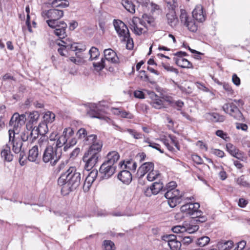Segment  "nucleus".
<instances>
[{
    "label": "nucleus",
    "mask_w": 250,
    "mask_h": 250,
    "mask_svg": "<svg viewBox=\"0 0 250 250\" xmlns=\"http://www.w3.org/2000/svg\"><path fill=\"white\" fill-rule=\"evenodd\" d=\"M215 134L217 136L220 137L224 140H227V139H229L228 134L224 132L223 130H218L216 131Z\"/></svg>",
    "instance_id": "60"
},
{
    "label": "nucleus",
    "mask_w": 250,
    "mask_h": 250,
    "mask_svg": "<svg viewBox=\"0 0 250 250\" xmlns=\"http://www.w3.org/2000/svg\"><path fill=\"white\" fill-rule=\"evenodd\" d=\"M210 241V238L208 236H203L197 239L196 243L199 247H204L208 245Z\"/></svg>",
    "instance_id": "42"
},
{
    "label": "nucleus",
    "mask_w": 250,
    "mask_h": 250,
    "mask_svg": "<svg viewBox=\"0 0 250 250\" xmlns=\"http://www.w3.org/2000/svg\"><path fill=\"white\" fill-rule=\"evenodd\" d=\"M9 141L7 144L8 146L12 147L13 151L16 153H19V163L21 166L24 165V161L26 159L25 152L23 148H22V142L20 137H16V133L13 131H8Z\"/></svg>",
    "instance_id": "3"
},
{
    "label": "nucleus",
    "mask_w": 250,
    "mask_h": 250,
    "mask_svg": "<svg viewBox=\"0 0 250 250\" xmlns=\"http://www.w3.org/2000/svg\"><path fill=\"white\" fill-rule=\"evenodd\" d=\"M122 4L124 8L130 13L133 14L135 12V6L131 1L128 0H122Z\"/></svg>",
    "instance_id": "32"
},
{
    "label": "nucleus",
    "mask_w": 250,
    "mask_h": 250,
    "mask_svg": "<svg viewBox=\"0 0 250 250\" xmlns=\"http://www.w3.org/2000/svg\"><path fill=\"white\" fill-rule=\"evenodd\" d=\"M162 66L167 71L174 72L176 74L178 73V71L177 69L173 68L172 66H170L169 64L162 63Z\"/></svg>",
    "instance_id": "58"
},
{
    "label": "nucleus",
    "mask_w": 250,
    "mask_h": 250,
    "mask_svg": "<svg viewBox=\"0 0 250 250\" xmlns=\"http://www.w3.org/2000/svg\"><path fill=\"white\" fill-rule=\"evenodd\" d=\"M122 42H126V47L127 49L131 50L133 48L134 43L133 39L130 37V33H129L128 37L125 38V39H121Z\"/></svg>",
    "instance_id": "49"
},
{
    "label": "nucleus",
    "mask_w": 250,
    "mask_h": 250,
    "mask_svg": "<svg viewBox=\"0 0 250 250\" xmlns=\"http://www.w3.org/2000/svg\"><path fill=\"white\" fill-rule=\"evenodd\" d=\"M180 238V235L173 234L165 235L162 237V239L167 243L171 250H182Z\"/></svg>",
    "instance_id": "11"
},
{
    "label": "nucleus",
    "mask_w": 250,
    "mask_h": 250,
    "mask_svg": "<svg viewBox=\"0 0 250 250\" xmlns=\"http://www.w3.org/2000/svg\"><path fill=\"white\" fill-rule=\"evenodd\" d=\"M118 178L123 183L128 185L132 181V174L128 170H122L118 175Z\"/></svg>",
    "instance_id": "23"
},
{
    "label": "nucleus",
    "mask_w": 250,
    "mask_h": 250,
    "mask_svg": "<svg viewBox=\"0 0 250 250\" xmlns=\"http://www.w3.org/2000/svg\"><path fill=\"white\" fill-rule=\"evenodd\" d=\"M103 246L105 250H114L115 249L114 244L110 240H104Z\"/></svg>",
    "instance_id": "53"
},
{
    "label": "nucleus",
    "mask_w": 250,
    "mask_h": 250,
    "mask_svg": "<svg viewBox=\"0 0 250 250\" xmlns=\"http://www.w3.org/2000/svg\"><path fill=\"white\" fill-rule=\"evenodd\" d=\"M74 134V131L73 129L71 127H68L65 128L63 130L61 136L66 139V142L67 143L73 136Z\"/></svg>",
    "instance_id": "36"
},
{
    "label": "nucleus",
    "mask_w": 250,
    "mask_h": 250,
    "mask_svg": "<svg viewBox=\"0 0 250 250\" xmlns=\"http://www.w3.org/2000/svg\"><path fill=\"white\" fill-rule=\"evenodd\" d=\"M100 145L98 147L95 146L89 147L88 150L84 153L83 156V161L85 163L84 168L87 171L91 169L97 163L100 157Z\"/></svg>",
    "instance_id": "5"
},
{
    "label": "nucleus",
    "mask_w": 250,
    "mask_h": 250,
    "mask_svg": "<svg viewBox=\"0 0 250 250\" xmlns=\"http://www.w3.org/2000/svg\"><path fill=\"white\" fill-rule=\"evenodd\" d=\"M233 246L232 241H228L225 242H220L217 244V248L219 250H229Z\"/></svg>",
    "instance_id": "34"
},
{
    "label": "nucleus",
    "mask_w": 250,
    "mask_h": 250,
    "mask_svg": "<svg viewBox=\"0 0 250 250\" xmlns=\"http://www.w3.org/2000/svg\"><path fill=\"white\" fill-rule=\"evenodd\" d=\"M51 4L52 7L64 8L68 6L69 3L67 0H54Z\"/></svg>",
    "instance_id": "35"
},
{
    "label": "nucleus",
    "mask_w": 250,
    "mask_h": 250,
    "mask_svg": "<svg viewBox=\"0 0 250 250\" xmlns=\"http://www.w3.org/2000/svg\"><path fill=\"white\" fill-rule=\"evenodd\" d=\"M163 188V186L162 183L155 182L150 187V189L153 194L156 195Z\"/></svg>",
    "instance_id": "39"
},
{
    "label": "nucleus",
    "mask_w": 250,
    "mask_h": 250,
    "mask_svg": "<svg viewBox=\"0 0 250 250\" xmlns=\"http://www.w3.org/2000/svg\"><path fill=\"white\" fill-rule=\"evenodd\" d=\"M200 204L198 203H189L181 206L180 210L186 215L190 216L193 221L196 223H204L207 220V217L199 210Z\"/></svg>",
    "instance_id": "2"
},
{
    "label": "nucleus",
    "mask_w": 250,
    "mask_h": 250,
    "mask_svg": "<svg viewBox=\"0 0 250 250\" xmlns=\"http://www.w3.org/2000/svg\"><path fill=\"white\" fill-rule=\"evenodd\" d=\"M42 15L49 19L46 21V23L48 24L50 21H59V20L63 16V12L61 10L52 9L42 12Z\"/></svg>",
    "instance_id": "12"
},
{
    "label": "nucleus",
    "mask_w": 250,
    "mask_h": 250,
    "mask_svg": "<svg viewBox=\"0 0 250 250\" xmlns=\"http://www.w3.org/2000/svg\"><path fill=\"white\" fill-rule=\"evenodd\" d=\"M120 158V155L116 151H112L108 153L106 156V160L104 162L109 165L115 166V164L117 162Z\"/></svg>",
    "instance_id": "26"
},
{
    "label": "nucleus",
    "mask_w": 250,
    "mask_h": 250,
    "mask_svg": "<svg viewBox=\"0 0 250 250\" xmlns=\"http://www.w3.org/2000/svg\"><path fill=\"white\" fill-rule=\"evenodd\" d=\"M25 11L27 13L26 24L28 27V29L29 31L31 32L32 29H31V26L30 25V15H29L30 8H29V6H27L26 7Z\"/></svg>",
    "instance_id": "56"
},
{
    "label": "nucleus",
    "mask_w": 250,
    "mask_h": 250,
    "mask_svg": "<svg viewBox=\"0 0 250 250\" xmlns=\"http://www.w3.org/2000/svg\"><path fill=\"white\" fill-rule=\"evenodd\" d=\"M43 118L44 123H51L55 120V115L52 112L47 111L44 113Z\"/></svg>",
    "instance_id": "38"
},
{
    "label": "nucleus",
    "mask_w": 250,
    "mask_h": 250,
    "mask_svg": "<svg viewBox=\"0 0 250 250\" xmlns=\"http://www.w3.org/2000/svg\"><path fill=\"white\" fill-rule=\"evenodd\" d=\"M154 169V164L152 162H146L142 164L138 168L137 175L139 179L142 178L146 173H149Z\"/></svg>",
    "instance_id": "19"
},
{
    "label": "nucleus",
    "mask_w": 250,
    "mask_h": 250,
    "mask_svg": "<svg viewBox=\"0 0 250 250\" xmlns=\"http://www.w3.org/2000/svg\"><path fill=\"white\" fill-rule=\"evenodd\" d=\"M61 40L58 42L59 46L64 47L66 49H70L73 51H79V52H83L85 50V48H79L76 43H73L68 38H60Z\"/></svg>",
    "instance_id": "16"
},
{
    "label": "nucleus",
    "mask_w": 250,
    "mask_h": 250,
    "mask_svg": "<svg viewBox=\"0 0 250 250\" xmlns=\"http://www.w3.org/2000/svg\"><path fill=\"white\" fill-rule=\"evenodd\" d=\"M40 133V135L44 136L48 131L47 124L44 122L40 123L38 126L36 127Z\"/></svg>",
    "instance_id": "41"
},
{
    "label": "nucleus",
    "mask_w": 250,
    "mask_h": 250,
    "mask_svg": "<svg viewBox=\"0 0 250 250\" xmlns=\"http://www.w3.org/2000/svg\"><path fill=\"white\" fill-rule=\"evenodd\" d=\"M61 156L60 153L58 152L56 149H54V147L51 145H49L43 151L42 160L44 163L54 166L57 164Z\"/></svg>",
    "instance_id": "7"
},
{
    "label": "nucleus",
    "mask_w": 250,
    "mask_h": 250,
    "mask_svg": "<svg viewBox=\"0 0 250 250\" xmlns=\"http://www.w3.org/2000/svg\"><path fill=\"white\" fill-rule=\"evenodd\" d=\"M236 183L240 186L243 187H247L248 186V183L244 180L243 176H241L238 178L236 180Z\"/></svg>",
    "instance_id": "59"
},
{
    "label": "nucleus",
    "mask_w": 250,
    "mask_h": 250,
    "mask_svg": "<svg viewBox=\"0 0 250 250\" xmlns=\"http://www.w3.org/2000/svg\"><path fill=\"white\" fill-rule=\"evenodd\" d=\"M116 168V166H112L104 162L101 166L99 172L102 175L103 179H108L115 173Z\"/></svg>",
    "instance_id": "15"
},
{
    "label": "nucleus",
    "mask_w": 250,
    "mask_h": 250,
    "mask_svg": "<svg viewBox=\"0 0 250 250\" xmlns=\"http://www.w3.org/2000/svg\"><path fill=\"white\" fill-rule=\"evenodd\" d=\"M29 129L30 133V141L33 142L38 138L39 135L40 134V133L38 131L37 128H35V126H33L32 128Z\"/></svg>",
    "instance_id": "48"
},
{
    "label": "nucleus",
    "mask_w": 250,
    "mask_h": 250,
    "mask_svg": "<svg viewBox=\"0 0 250 250\" xmlns=\"http://www.w3.org/2000/svg\"><path fill=\"white\" fill-rule=\"evenodd\" d=\"M140 78L145 82H151L149 80V77L146 75V71L144 70H141L140 71Z\"/></svg>",
    "instance_id": "63"
},
{
    "label": "nucleus",
    "mask_w": 250,
    "mask_h": 250,
    "mask_svg": "<svg viewBox=\"0 0 250 250\" xmlns=\"http://www.w3.org/2000/svg\"><path fill=\"white\" fill-rule=\"evenodd\" d=\"M111 111L114 114L119 116L121 118L128 119H132L134 118V116L131 113L125 110H122L121 108H111Z\"/></svg>",
    "instance_id": "25"
},
{
    "label": "nucleus",
    "mask_w": 250,
    "mask_h": 250,
    "mask_svg": "<svg viewBox=\"0 0 250 250\" xmlns=\"http://www.w3.org/2000/svg\"><path fill=\"white\" fill-rule=\"evenodd\" d=\"M199 22H202L205 21L206 15L201 5H197L192 12V17Z\"/></svg>",
    "instance_id": "20"
},
{
    "label": "nucleus",
    "mask_w": 250,
    "mask_h": 250,
    "mask_svg": "<svg viewBox=\"0 0 250 250\" xmlns=\"http://www.w3.org/2000/svg\"><path fill=\"white\" fill-rule=\"evenodd\" d=\"M165 197L168 200V204L171 208L175 207L181 202L183 192L175 188L168 189L165 194Z\"/></svg>",
    "instance_id": "8"
},
{
    "label": "nucleus",
    "mask_w": 250,
    "mask_h": 250,
    "mask_svg": "<svg viewBox=\"0 0 250 250\" xmlns=\"http://www.w3.org/2000/svg\"><path fill=\"white\" fill-rule=\"evenodd\" d=\"M188 29L193 32H196L197 30L198 26L196 24L194 19L193 18H191L185 24V25Z\"/></svg>",
    "instance_id": "37"
},
{
    "label": "nucleus",
    "mask_w": 250,
    "mask_h": 250,
    "mask_svg": "<svg viewBox=\"0 0 250 250\" xmlns=\"http://www.w3.org/2000/svg\"><path fill=\"white\" fill-rule=\"evenodd\" d=\"M28 159L29 161L35 162L39 159L38 146H35L29 150Z\"/></svg>",
    "instance_id": "27"
},
{
    "label": "nucleus",
    "mask_w": 250,
    "mask_h": 250,
    "mask_svg": "<svg viewBox=\"0 0 250 250\" xmlns=\"http://www.w3.org/2000/svg\"><path fill=\"white\" fill-rule=\"evenodd\" d=\"M51 28L54 29V33L59 38H64L66 37V29L67 24L63 21H50L47 24Z\"/></svg>",
    "instance_id": "10"
},
{
    "label": "nucleus",
    "mask_w": 250,
    "mask_h": 250,
    "mask_svg": "<svg viewBox=\"0 0 250 250\" xmlns=\"http://www.w3.org/2000/svg\"><path fill=\"white\" fill-rule=\"evenodd\" d=\"M98 174V170L93 169L86 176L83 185V189L85 192L88 191L93 182L95 180Z\"/></svg>",
    "instance_id": "18"
},
{
    "label": "nucleus",
    "mask_w": 250,
    "mask_h": 250,
    "mask_svg": "<svg viewBox=\"0 0 250 250\" xmlns=\"http://www.w3.org/2000/svg\"><path fill=\"white\" fill-rule=\"evenodd\" d=\"M67 143L66 142V139H64L61 136L57 138V139L53 143H51L50 145L53 146L55 145L54 149H56L57 151H58L59 148L62 147L63 146L65 145Z\"/></svg>",
    "instance_id": "33"
},
{
    "label": "nucleus",
    "mask_w": 250,
    "mask_h": 250,
    "mask_svg": "<svg viewBox=\"0 0 250 250\" xmlns=\"http://www.w3.org/2000/svg\"><path fill=\"white\" fill-rule=\"evenodd\" d=\"M77 135L79 139H84V141L88 136L87 131L83 128H81L78 130Z\"/></svg>",
    "instance_id": "55"
},
{
    "label": "nucleus",
    "mask_w": 250,
    "mask_h": 250,
    "mask_svg": "<svg viewBox=\"0 0 250 250\" xmlns=\"http://www.w3.org/2000/svg\"><path fill=\"white\" fill-rule=\"evenodd\" d=\"M1 156L7 162H11L13 160V156L11 153L10 146L7 144L1 152Z\"/></svg>",
    "instance_id": "30"
},
{
    "label": "nucleus",
    "mask_w": 250,
    "mask_h": 250,
    "mask_svg": "<svg viewBox=\"0 0 250 250\" xmlns=\"http://www.w3.org/2000/svg\"><path fill=\"white\" fill-rule=\"evenodd\" d=\"M207 117L213 122H223L225 120V117L217 113H208L206 114Z\"/></svg>",
    "instance_id": "31"
},
{
    "label": "nucleus",
    "mask_w": 250,
    "mask_h": 250,
    "mask_svg": "<svg viewBox=\"0 0 250 250\" xmlns=\"http://www.w3.org/2000/svg\"><path fill=\"white\" fill-rule=\"evenodd\" d=\"M160 176V174L158 170H154L149 172L147 175V179L149 181H153L157 179Z\"/></svg>",
    "instance_id": "44"
},
{
    "label": "nucleus",
    "mask_w": 250,
    "mask_h": 250,
    "mask_svg": "<svg viewBox=\"0 0 250 250\" xmlns=\"http://www.w3.org/2000/svg\"><path fill=\"white\" fill-rule=\"evenodd\" d=\"M114 26L119 37L125 39L129 36V30L127 26L120 20H114Z\"/></svg>",
    "instance_id": "14"
},
{
    "label": "nucleus",
    "mask_w": 250,
    "mask_h": 250,
    "mask_svg": "<svg viewBox=\"0 0 250 250\" xmlns=\"http://www.w3.org/2000/svg\"><path fill=\"white\" fill-rule=\"evenodd\" d=\"M89 53L91 60L96 59L100 55L99 50L95 47H92L89 51Z\"/></svg>",
    "instance_id": "45"
},
{
    "label": "nucleus",
    "mask_w": 250,
    "mask_h": 250,
    "mask_svg": "<svg viewBox=\"0 0 250 250\" xmlns=\"http://www.w3.org/2000/svg\"><path fill=\"white\" fill-rule=\"evenodd\" d=\"M126 131L129 133L134 139H139L143 138V135L134 129L127 128Z\"/></svg>",
    "instance_id": "50"
},
{
    "label": "nucleus",
    "mask_w": 250,
    "mask_h": 250,
    "mask_svg": "<svg viewBox=\"0 0 250 250\" xmlns=\"http://www.w3.org/2000/svg\"><path fill=\"white\" fill-rule=\"evenodd\" d=\"M110 214L115 217H121V216H131L132 214L127 209H126L124 211H121L119 210L114 211L110 213Z\"/></svg>",
    "instance_id": "40"
},
{
    "label": "nucleus",
    "mask_w": 250,
    "mask_h": 250,
    "mask_svg": "<svg viewBox=\"0 0 250 250\" xmlns=\"http://www.w3.org/2000/svg\"><path fill=\"white\" fill-rule=\"evenodd\" d=\"M150 97L153 99L152 105L155 108L160 109L163 107V101L158 98V96L154 92L149 93Z\"/></svg>",
    "instance_id": "28"
},
{
    "label": "nucleus",
    "mask_w": 250,
    "mask_h": 250,
    "mask_svg": "<svg viewBox=\"0 0 250 250\" xmlns=\"http://www.w3.org/2000/svg\"><path fill=\"white\" fill-rule=\"evenodd\" d=\"M105 61L103 58L101 59V61L98 62H93V65L95 69L97 71L102 70L105 66Z\"/></svg>",
    "instance_id": "54"
},
{
    "label": "nucleus",
    "mask_w": 250,
    "mask_h": 250,
    "mask_svg": "<svg viewBox=\"0 0 250 250\" xmlns=\"http://www.w3.org/2000/svg\"><path fill=\"white\" fill-rule=\"evenodd\" d=\"M51 143L48 141L47 138L45 136H42L38 141V145L40 147L47 146Z\"/></svg>",
    "instance_id": "51"
},
{
    "label": "nucleus",
    "mask_w": 250,
    "mask_h": 250,
    "mask_svg": "<svg viewBox=\"0 0 250 250\" xmlns=\"http://www.w3.org/2000/svg\"><path fill=\"white\" fill-rule=\"evenodd\" d=\"M146 22L150 24L153 22V20L147 15H144L142 19L134 17L129 21L130 28L135 34L140 35L146 32Z\"/></svg>",
    "instance_id": "4"
},
{
    "label": "nucleus",
    "mask_w": 250,
    "mask_h": 250,
    "mask_svg": "<svg viewBox=\"0 0 250 250\" xmlns=\"http://www.w3.org/2000/svg\"><path fill=\"white\" fill-rule=\"evenodd\" d=\"M226 148L229 153L232 156L240 160L246 159L245 154L231 143L226 145Z\"/></svg>",
    "instance_id": "17"
},
{
    "label": "nucleus",
    "mask_w": 250,
    "mask_h": 250,
    "mask_svg": "<svg viewBox=\"0 0 250 250\" xmlns=\"http://www.w3.org/2000/svg\"><path fill=\"white\" fill-rule=\"evenodd\" d=\"M184 226L185 227V229H186L185 232H187L188 233H194V232H196V231H197L199 228V226L197 225H190V224H188V225L187 224Z\"/></svg>",
    "instance_id": "47"
},
{
    "label": "nucleus",
    "mask_w": 250,
    "mask_h": 250,
    "mask_svg": "<svg viewBox=\"0 0 250 250\" xmlns=\"http://www.w3.org/2000/svg\"><path fill=\"white\" fill-rule=\"evenodd\" d=\"M244 102L242 100L235 99L231 103L224 104L222 106V109L226 113L229 114L235 119L243 121L244 117L239 107L242 106Z\"/></svg>",
    "instance_id": "6"
},
{
    "label": "nucleus",
    "mask_w": 250,
    "mask_h": 250,
    "mask_svg": "<svg viewBox=\"0 0 250 250\" xmlns=\"http://www.w3.org/2000/svg\"><path fill=\"white\" fill-rule=\"evenodd\" d=\"M167 2L172 8V10L167 13L166 15L167 23L170 26L174 27L176 26L178 23V20L176 17L175 12L173 10V8L176 7V3L174 0H167Z\"/></svg>",
    "instance_id": "13"
},
{
    "label": "nucleus",
    "mask_w": 250,
    "mask_h": 250,
    "mask_svg": "<svg viewBox=\"0 0 250 250\" xmlns=\"http://www.w3.org/2000/svg\"><path fill=\"white\" fill-rule=\"evenodd\" d=\"M191 18V17H189L188 13L185 10L181 9L180 19L181 21V22L183 23L184 25L188 21V20H190Z\"/></svg>",
    "instance_id": "43"
},
{
    "label": "nucleus",
    "mask_w": 250,
    "mask_h": 250,
    "mask_svg": "<svg viewBox=\"0 0 250 250\" xmlns=\"http://www.w3.org/2000/svg\"><path fill=\"white\" fill-rule=\"evenodd\" d=\"M246 245V241H241L237 243V246L234 250H243L245 247Z\"/></svg>",
    "instance_id": "64"
},
{
    "label": "nucleus",
    "mask_w": 250,
    "mask_h": 250,
    "mask_svg": "<svg viewBox=\"0 0 250 250\" xmlns=\"http://www.w3.org/2000/svg\"><path fill=\"white\" fill-rule=\"evenodd\" d=\"M137 167V164L132 160L127 161L125 165V168L130 170H135Z\"/></svg>",
    "instance_id": "52"
},
{
    "label": "nucleus",
    "mask_w": 250,
    "mask_h": 250,
    "mask_svg": "<svg viewBox=\"0 0 250 250\" xmlns=\"http://www.w3.org/2000/svg\"><path fill=\"white\" fill-rule=\"evenodd\" d=\"M176 64L182 68H192V63L186 59L173 58Z\"/></svg>",
    "instance_id": "29"
},
{
    "label": "nucleus",
    "mask_w": 250,
    "mask_h": 250,
    "mask_svg": "<svg viewBox=\"0 0 250 250\" xmlns=\"http://www.w3.org/2000/svg\"><path fill=\"white\" fill-rule=\"evenodd\" d=\"M40 114L37 111H33L28 113L26 127L29 129L32 128L33 125L37 123Z\"/></svg>",
    "instance_id": "22"
},
{
    "label": "nucleus",
    "mask_w": 250,
    "mask_h": 250,
    "mask_svg": "<svg viewBox=\"0 0 250 250\" xmlns=\"http://www.w3.org/2000/svg\"><path fill=\"white\" fill-rule=\"evenodd\" d=\"M26 120L25 115H20L18 113H14L9 122V125L11 128L9 129V131L12 130L16 134H18L20 128L25 124Z\"/></svg>",
    "instance_id": "9"
},
{
    "label": "nucleus",
    "mask_w": 250,
    "mask_h": 250,
    "mask_svg": "<svg viewBox=\"0 0 250 250\" xmlns=\"http://www.w3.org/2000/svg\"><path fill=\"white\" fill-rule=\"evenodd\" d=\"M85 144L90 145L89 147L95 146V148L98 147V145H99L101 146L100 147V150H101L103 146L102 142L97 138V135L94 134L88 135L85 139Z\"/></svg>",
    "instance_id": "21"
},
{
    "label": "nucleus",
    "mask_w": 250,
    "mask_h": 250,
    "mask_svg": "<svg viewBox=\"0 0 250 250\" xmlns=\"http://www.w3.org/2000/svg\"><path fill=\"white\" fill-rule=\"evenodd\" d=\"M193 241V239L191 236H184L181 240L182 243L184 245H188Z\"/></svg>",
    "instance_id": "61"
},
{
    "label": "nucleus",
    "mask_w": 250,
    "mask_h": 250,
    "mask_svg": "<svg viewBox=\"0 0 250 250\" xmlns=\"http://www.w3.org/2000/svg\"><path fill=\"white\" fill-rule=\"evenodd\" d=\"M104 56L105 60L112 63H117L119 58L116 52L112 49L109 48L104 50Z\"/></svg>",
    "instance_id": "24"
},
{
    "label": "nucleus",
    "mask_w": 250,
    "mask_h": 250,
    "mask_svg": "<svg viewBox=\"0 0 250 250\" xmlns=\"http://www.w3.org/2000/svg\"><path fill=\"white\" fill-rule=\"evenodd\" d=\"M81 174L77 172L75 167H70L65 172L62 174L58 180L61 187L62 193L66 195L75 189L80 185Z\"/></svg>",
    "instance_id": "1"
},
{
    "label": "nucleus",
    "mask_w": 250,
    "mask_h": 250,
    "mask_svg": "<svg viewBox=\"0 0 250 250\" xmlns=\"http://www.w3.org/2000/svg\"><path fill=\"white\" fill-rule=\"evenodd\" d=\"M20 139L21 142H26L28 140H30L29 129L26 128V129L22 131L20 135Z\"/></svg>",
    "instance_id": "46"
},
{
    "label": "nucleus",
    "mask_w": 250,
    "mask_h": 250,
    "mask_svg": "<svg viewBox=\"0 0 250 250\" xmlns=\"http://www.w3.org/2000/svg\"><path fill=\"white\" fill-rule=\"evenodd\" d=\"M58 133L57 132H53L51 133L50 135L49 138V143H54L56 140L57 139V138H58Z\"/></svg>",
    "instance_id": "62"
},
{
    "label": "nucleus",
    "mask_w": 250,
    "mask_h": 250,
    "mask_svg": "<svg viewBox=\"0 0 250 250\" xmlns=\"http://www.w3.org/2000/svg\"><path fill=\"white\" fill-rule=\"evenodd\" d=\"M173 232L176 233H182L186 231L184 226H176L173 227L172 229Z\"/></svg>",
    "instance_id": "57"
}]
</instances>
